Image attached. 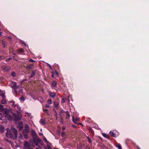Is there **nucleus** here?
<instances>
[{"label":"nucleus","mask_w":149,"mask_h":149,"mask_svg":"<svg viewBox=\"0 0 149 149\" xmlns=\"http://www.w3.org/2000/svg\"><path fill=\"white\" fill-rule=\"evenodd\" d=\"M17 130L14 128H12L11 131H7L6 133V136L11 139H16L17 138Z\"/></svg>","instance_id":"f257e3e1"},{"label":"nucleus","mask_w":149,"mask_h":149,"mask_svg":"<svg viewBox=\"0 0 149 149\" xmlns=\"http://www.w3.org/2000/svg\"><path fill=\"white\" fill-rule=\"evenodd\" d=\"M13 115L15 121H18L21 120L22 114L20 112L17 111L16 113H13Z\"/></svg>","instance_id":"f03ea898"},{"label":"nucleus","mask_w":149,"mask_h":149,"mask_svg":"<svg viewBox=\"0 0 149 149\" xmlns=\"http://www.w3.org/2000/svg\"><path fill=\"white\" fill-rule=\"evenodd\" d=\"M33 140L34 143L37 146H38L39 144L40 143L41 141V140L38 138V136H37L33 137Z\"/></svg>","instance_id":"7ed1b4c3"},{"label":"nucleus","mask_w":149,"mask_h":149,"mask_svg":"<svg viewBox=\"0 0 149 149\" xmlns=\"http://www.w3.org/2000/svg\"><path fill=\"white\" fill-rule=\"evenodd\" d=\"M1 70L4 72H8L10 69V67L8 66L3 65L1 66Z\"/></svg>","instance_id":"20e7f679"},{"label":"nucleus","mask_w":149,"mask_h":149,"mask_svg":"<svg viewBox=\"0 0 149 149\" xmlns=\"http://www.w3.org/2000/svg\"><path fill=\"white\" fill-rule=\"evenodd\" d=\"M16 82L12 81L11 83V87L14 89V91H16L17 89L18 88L19 86H17L16 84Z\"/></svg>","instance_id":"39448f33"},{"label":"nucleus","mask_w":149,"mask_h":149,"mask_svg":"<svg viewBox=\"0 0 149 149\" xmlns=\"http://www.w3.org/2000/svg\"><path fill=\"white\" fill-rule=\"evenodd\" d=\"M17 53L18 54H24V50L22 48L19 49H17Z\"/></svg>","instance_id":"423d86ee"},{"label":"nucleus","mask_w":149,"mask_h":149,"mask_svg":"<svg viewBox=\"0 0 149 149\" xmlns=\"http://www.w3.org/2000/svg\"><path fill=\"white\" fill-rule=\"evenodd\" d=\"M31 134L32 138L37 136L38 135L36 134V132L33 130L32 129L31 132Z\"/></svg>","instance_id":"0eeeda50"},{"label":"nucleus","mask_w":149,"mask_h":149,"mask_svg":"<svg viewBox=\"0 0 149 149\" xmlns=\"http://www.w3.org/2000/svg\"><path fill=\"white\" fill-rule=\"evenodd\" d=\"M49 96L52 98H54L56 96V94L54 92H52L51 91L48 92Z\"/></svg>","instance_id":"6e6552de"},{"label":"nucleus","mask_w":149,"mask_h":149,"mask_svg":"<svg viewBox=\"0 0 149 149\" xmlns=\"http://www.w3.org/2000/svg\"><path fill=\"white\" fill-rule=\"evenodd\" d=\"M80 118L79 117H77L75 119H74L73 117H72V121L75 124H77L78 123L77 122L79 121Z\"/></svg>","instance_id":"1a4fd4ad"},{"label":"nucleus","mask_w":149,"mask_h":149,"mask_svg":"<svg viewBox=\"0 0 149 149\" xmlns=\"http://www.w3.org/2000/svg\"><path fill=\"white\" fill-rule=\"evenodd\" d=\"M51 87L53 88H54L57 87V82L55 81H53L52 82L51 85Z\"/></svg>","instance_id":"9d476101"},{"label":"nucleus","mask_w":149,"mask_h":149,"mask_svg":"<svg viewBox=\"0 0 149 149\" xmlns=\"http://www.w3.org/2000/svg\"><path fill=\"white\" fill-rule=\"evenodd\" d=\"M33 64H32L29 65H27L26 66V68L28 70H29L32 69L33 67Z\"/></svg>","instance_id":"9b49d317"},{"label":"nucleus","mask_w":149,"mask_h":149,"mask_svg":"<svg viewBox=\"0 0 149 149\" xmlns=\"http://www.w3.org/2000/svg\"><path fill=\"white\" fill-rule=\"evenodd\" d=\"M65 114L67 116L65 118L66 119L68 120L70 117V115L69 112L68 111H66L64 112Z\"/></svg>","instance_id":"f8f14e48"},{"label":"nucleus","mask_w":149,"mask_h":149,"mask_svg":"<svg viewBox=\"0 0 149 149\" xmlns=\"http://www.w3.org/2000/svg\"><path fill=\"white\" fill-rule=\"evenodd\" d=\"M5 117L7 118L8 120L11 121L13 120L12 116L10 114L7 116H5Z\"/></svg>","instance_id":"ddd939ff"},{"label":"nucleus","mask_w":149,"mask_h":149,"mask_svg":"<svg viewBox=\"0 0 149 149\" xmlns=\"http://www.w3.org/2000/svg\"><path fill=\"white\" fill-rule=\"evenodd\" d=\"M18 88L17 89L16 91H15L16 93H23V90L22 88H19L18 89Z\"/></svg>","instance_id":"4468645a"},{"label":"nucleus","mask_w":149,"mask_h":149,"mask_svg":"<svg viewBox=\"0 0 149 149\" xmlns=\"http://www.w3.org/2000/svg\"><path fill=\"white\" fill-rule=\"evenodd\" d=\"M30 130L29 129H24L22 131V133H26V134L29 133L30 132Z\"/></svg>","instance_id":"2eb2a0df"},{"label":"nucleus","mask_w":149,"mask_h":149,"mask_svg":"<svg viewBox=\"0 0 149 149\" xmlns=\"http://www.w3.org/2000/svg\"><path fill=\"white\" fill-rule=\"evenodd\" d=\"M4 128L3 126H0V134L4 132Z\"/></svg>","instance_id":"dca6fc26"},{"label":"nucleus","mask_w":149,"mask_h":149,"mask_svg":"<svg viewBox=\"0 0 149 149\" xmlns=\"http://www.w3.org/2000/svg\"><path fill=\"white\" fill-rule=\"evenodd\" d=\"M36 74L35 70H33L31 72V75L29 76V78H31L33 77Z\"/></svg>","instance_id":"f3484780"},{"label":"nucleus","mask_w":149,"mask_h":149,"mask_svg":"<svg viewBox=\"0 0 149 149\" xmlns=\"http://www.w3.org/2000/svg\"><path fill=\"white\" fill-rule=\"evenodd\" d=\"M116 147H117L118 149H122L121 145L119 143H117L115 145Z\"/></svg>","instance_id":"a211bd4d"},{"label":"nucleus","mask_w":149,"mask_h":149,"mask_svg":"<svg viewBox=\"0 0 149 149\" xmlns=\"http://www.w3.org/2000/svg\"><path fill=\"white\" fill-rule=\"evenodd\" d=\"M40 121L41 124L42 125H44L46 124L45 120L44 119H40Z\"/></svg>","instance_id":"6ab92c4d"},{"label":"nucleus","mask_w":149,"mask_h":149,"mask_svg":"<svg viewBox=\"0 0 149 149\" xmlns=\"http://www.w3.org/2000/svg\"><path fill=\"white\" fill-rule=\"evenodd\" d=\"M58 104H59L58 102H54L53 106L56 108V109H58Z\"/></svg>","instance_id":"aec40b11"},{"label":"nucleus","mask_w":149,"mask_h":149,"mask_svg":"<svg viewBox=\"0 0 149 149\" xmlns=\"http://www.w3.org/2000/svg\"><path fill=\"white\" fill-rule=\"evenodd\" d=\"M2 44L3 46V47L5 48L7 46V43L4 41H2Z\"/></svg>","instance_id":"412c9836"},{"label":"nucleus","mask_w":149,"mask_h":149,"mask_svg":"<svg viewBox=\"0 0 149 149\" xmlns=\"http://www.w3.org/2000/svg\"><path fill=\"white\" fill-rule=\"evenodd\" d=\"M109 134L110 135L112 136V137H115L116 136V134H115V133L113 132H112V131H110V133H109Z\"/></svg>","instance_id":"4be33fe9"},{"label":"nucleus","mask_w":149,"mask_h":149,"mask_svg":"<svg viewBox=\"0 0 149 149\" xmlns=\"http://www.w3.org/2000/svg\"><path fill=\"white\" fill-rule=\"evenodd\" d=\"M5 116H7L8 115H9V111L8 109H6L4 111Z\"/></svg>","instance_id":"5701e85b"},{"label":"nucleus","mask_w":149,"mask_h":149,"mask_svg":"<svg viewBox=\"0 0 149 149\" xmlns=\"http://www.w3.org/2000/svg\"><path fill=\"white\" fill-rule=\"evenodd\" d=\"M1 102L3 104H5L6 103V101L5 100V98H2L1 101Z\"/></svg>","instance_id":"b1692460"},{"label":"nucleus","mask_w":149,"mask_h":149,"mask_svg":"<svg viewBox=\"0 0 149 149\" xmlns=\"http://www.w3.org/2000/svg\"><path fill=\"white\" fill-rule=\"evenodd\" d=\"M24 146L25 147H30V146L29 145V143L28 142H27V141H26L24 145Z\"/></svg>","instance_id":"393cba45"},{"label":"nucleus","mask_w":149,"mask_h":149,"mask_svg":"<svg viewBox=\"0 0 149 149\" xmlns=\"http://www.w3.org/2000/svg\"><path fill=\"white\" fill-rule=\"evenodd\" d=\"M46 143L47 144L48 148L49 149H51V147L50 146L51 145V143L48 141Z\"/></svg>","instance_id":"a878e982"},{"label":"nucleus","mask_w":149,"mask_h":149,"mask_svg":"<svg viewBox=\"0 0 149 149\" xmlns=\"http://www.w3.org/2000/svg\"><path fill=\"white\" fill-rule=\"evenodd\" d=\"M102 136L105 138H106L109 139V136L107 134H106L104 133H103L102 134Z\"/></svg>","instance_id":"bb28decb"},{"label":"nucleus","mask_w":149,"mask_h":149,"mask_svg":"<svg viewBox=\"0 0 149 149\" xmlns=\"http://www.w3.org/2000/svg\"><path fill=\"white\" fill-rule=\"evenodd\" d=\"M23 134L25 139H27L28 138V134H27L24 132V133H23Z\"/></svg>","instance_id":"cd10ccee"},{"label":"nucleus","mask_w":149,"mask_h":149,"mask_svg":"<svg viewBox=\"0 0 149 149\" xmlns=\"http://www.w3.org/2000/svg\"><path fill=\"white\" fill-rule=\"evenodd\" d=\"M11 75L13 77H15L16 76V74L14 72H12L11 73Z\"/></svg>","instance_id":"c85d7f7f"},{"label":"nucleus","mask_w":149,"mask_h":149,"mask_svg":"<svg viewBox=\"0 0 149 149\" xmlns=\"http://www.w3.org/2000/svg\"><path fill=\"white\" fill-rule=\"evenodd\" d=\"M52 103V100L51 99H49L47 100V103L48 104H51Z\"/></svg>","instance_id":"c756f323"},{"label":"nucleus","mask_w":149,"mask_h":149,"mask_svg":"<svg viewBox=\"0 0 149 149\" xmlns=\"http://www.w3.org/2000/svg\"><path fill=\"white\" fill-rule=\"evenodd\" d=\"M45 107H42L43 111L44 112H45V113H47V111L48 110L47 109L45 108Z\"/></svg>","instance_id":"7c9ffc66"},{"label":"nucleus","mask_w":149,"mask_h":149,"mask_svg":"<svg viewBox=\"0 0 149 149\" xmlns=\"http://www.w3.org/2000/svg\"><path fill=\"white\" fill-rule=\"evenodd\" d=\"M19 100L21 101L24 102L25 100V98L23 96H22L21 97H20L19 99Z\"/></svg>","instance_id":"2f4dec72"},{"label":"nucleus","mask_w":149,"mask_h":149,"mask_svg":"<svg viewBox=\"0 0 149 149\" xmlns=\"http://www.w3.org/2000/svg\"><path fill=\"white\" fill-rule=\"evenodd\" d=\"M66 99V98H62V100L61 102L62 103H63L65 102V101Z\"/></svg>","instance_id":"473e14b6"},{"label":"nucleus","mask_w":149,"mask_h":149,"mask_svg":"<svg viewBox=\"0 0 149 149\" xmlns=\"http://www.w3.org/2000/svg\"><path fill=\"white\" fill-rule=\"evenodd\" d=\"M86 138L88 140V142L90 143H92V141L88 137H87Z\"/></svg>","instance_id":"72a5a7b5"},{"label":"nucleus","mask_w":149,"mask_h":149,"mask_svg":"<svg viewBox=\"0 0 149 149\" xmlns=\"http://www.w3.org/2000/svg\"><path fill=\"white\" fill-rule=\"evenodd\" d=\"M29 129V125L28 124H26L24 126V129Z\"/></svg>","instance_id":"f704fd0d"},{"label":"nucleus","mask_w":149,"mask_h":149,"mask_svg":"<svg viewBox=\"0 0 149 149\" xmlns=\"http://www.w3.org/2000/svg\"><path fill=\"white\" fill-rule=\"evenodd\" d=\"M2 97V98H5L6 96L4 94H2L0 95Z\"/></svg>","instance_id":"c9c22d12"},{"label":"nucleus","mask_w":149,"mask_h":149,"mask_svg":"<svg viewBox=\"0 0 149 149\" xmlns=\"http://www.w3.org/2000/svg\"><path fill=\"white\" fill-rule=\"evenodd\" d=\"M10 103H12V106L13 107H15L16 105L15 104V102L14 101H12L10 102Z\"/></svg>","instance_id":"e433bc0d"},{"label":"nucleus","mask_w":149,"mask_h":149,"mask_svg":"<svg viewBox=\"0 0 149 149\" xmlns=\"http://www.w3.org/2000/svg\"><path fill=\"white\" fill-rule=\"evenodd\" d=\"M65 134V132H61V136L62 137H63L64 135Z\"/></svg>","instance_id":"4c0bfd02"},{"label":"nucleus","mask_w":149,"mask_h":149,"mask_svg":"<svg viewBox=\"0 0 149 149\" xmlns=\"http://www.w3.org/2000/svg\"><path fill=\"white\" fill-rule=\"evenodd\" d=\"M43 139L45 141V142L46 143H47V142H48V141H47V139L45 137V136H44L43 137Z\"/></svg>","instance_id":"58836bf2"},{"label":"nucleus","mask_w":149,"mask_h":149,"mask_svg":"<svg viewBox=\"0 0 149 149\" xmlns=\"http://www.w3.org/2000/svg\"><path fill=\"white\" fill-rule=\"evenodd\" d=\"M26 81V79H24L22 80L21 81V84H22L23 83L24 81Z\"/></svg>","instance_id":"ea45409f"},{"label":"nucleus","mask_w":149,"mask_h":149,"mask_svg":"<svg viewBox=\"0 0 149 149\" xmlns=\"http://www.w3.org/2000/svg\"><path fill=\"white\" fill-rule=\"evenodd\" d=\"M29 61L30 62H34L35 61L34 60H33L31 58L29 60Z\"/></svg>","instance_id":"a19ab883"},{"label":"nucleus","mask_w":149,"mask_h":149,"mask_svg":"<svg viewBox=\"0 0 149 149\" xmlns=\"http://www.w3.org/2000/svg\"><path fill=\"white\" fill-rule=\"evenodd\" d=\"M19 126H21L22 125H23V123L22 122V121L20 123H19Z\"/></svg>","instance_id":"79ce46f5"},{"label":"nucleus","mask_w":149,"mask_h":149,"mask_svg":"<svg viewBox=\"0 0 149 149\" xmlns=\"http://www.w3.org/2000/svg\"><path fill=\"white\" fill-rule=\"evenodd\" d=\"M23 128V125H22L21 126H19V129L20 130H22Z\"/></svg>","instance_id":"37998d69"},{"label":"nucleus","mask_w":149,"mask_h":149,"mask_svg":"<svg viewBox=\"0 0 149 149\" xmlns=\"http://www.w3.org/2000/svg\"><path fill=\"white\" fill-rule=\"evenodd\" d=\"M50 106L49 105V104H46L45 105V107H49Z\"/></svg>","instance_id":"c03bdc74"},{"label":"nucleus","mask_w":149,"mask_h":149,"mask_svg":"<svg viewBox=\"0 0 149 149\" xmlns=\"http://www.w3.org/2000/svg\"><path fill=\"white\" fill-rule=\"evenodd\" d=\"M55 65L57 69H59V67L58 65V64H56Z\"/></svg>","instance_id":"a18cd8bd"},{"label":"nucleus","mask_w":149,"mask_h":149,"mask_svg":"<svg viewBox=\"0 0 149 149\" xmlns=\"http://www.w3.org/2000/svg\"><path fill=\"white\" fill-rule=\"evenodd\" d=\"M56 74L57 75H58V72L56 71H54V74Z\"/></svg>","instance_id":"49530a36"},{"label":"nucleus","mask_w":149,"mask_h":149,"mask_svg":"<svg viewBox=\"0 0 149 149\" xmlns=\"http://www.w3.org/2000/svg\"><path fill=\"white\" fill-rule=\"evenodd\" d=\"M15 106H17V108L19 110H20L21 107H20L18 106H17V105H16Z\"/></svg>","instance_id":"de8ad7c7"},{"label":"nucleus","mask_w":149,"mask_h":149,"mask_svg":"<svg viewBox=\"0 0 149 149\" xmlns=\"http://www.w3.org/2000/svg\"><path fill=\"white\" fill-rule=\"evenodd\" d=\"M72 127L73 128H76V126L74 125H73Z\"/></svg>","instance_id":"09e8293b"},{"label":"nucleus","mask_w":149,"mask_h":149,"mask_svg":"<svg viewBox=\"0 0 149 149\" xmlns=\"http://www.w3.org/2000/svg\"><path fill=\"white\" fill-rule=\"evenodd\" d=\"M39 135L40 136H42L43 135V134L42 133L40 132L39 134Z\"/></svg>","instance_id":"8fccbe9b"},{"label":"nucleus","mask_w":149,"mask_h":149,"mask_svg":"<svg viewBox=\"0 0 149 149\" xmlns=\"http://www.w3.org/2000/svg\"><path fill=\"white\" fill-rule=\"evenodd\" d=\"M65 128L64 127H63L62 128V130H63V131H64L65 130Z\"/></svg>","instance_id":"3c124183"},{"label":"nucleus","mask_w":149,"mask_h":149,"mask_svg":"<svg viewBox=\"0 0 149 149\" xmlns=\"http://www.w3.org/2000/svg\"><path fill=\"white\" fill-rule=\"evenodd\" d=\"M3 105H0V107L1 108H3Z\"/></svg>","instance_id":"603ef678"},{"label":"nucleus","mask_w":149,"mask_h":149,"mask_svg":"<svg viewBox=\"0 0 149 149\" xmlns=\"http://www.w3.org/2000/svg\"><path fill=\"white\" fill-rule=\"evenodd\" d=\"M51 73L52 75H54V72H52Z\"/></svg>","instance_id":"864d4df0"},{"label":"nucleus","mask_w":149,"mask_h":149,"mask_svg":"<svg viewBox=\"0 0 149 149\" xmlns=\"http://www.w3.org/2000/svg\"><path fill=\"white\" fill-rule=\"evenodd\" d=\"M68 102H70V100H69V97H68Z\"/></svg>","instance_id":"5fc2aeb1"},{"label":"nucleus","mask_w":149,"mask_h":149,"mask_svg":"<svg viewBox=\"0 0 149 149\" xmlns=\"http://www.w3.org/2000/svg\"><path fill=\"white\" fill-rule=\"evenodd\" d=\"M52 78H54V75H52Z\"/></svg>","instance_id":"6e6d98bb"},{"label":"nucleus","mask_w":149,"mask_h":149,"mask_svg":"<svg viewBox=\"0 0 149 149\" xmlns=\"http://www.w3.org/2000/svg\"><path fill=\"white\" fill-rule=\"evenodd\" d=\"M28 149H33L32 148H29Z\"/></svg>","instance_id":"4d7b16f0"},{"label":"nucleus","mask_w":149,"mask_h":149,"mask_svg":"<svg viewBox=\"0 0 149 149\" xmlns=\"http://www.w3.org/2000/svg\"><path fill=\"white\" fill-rule=\"evenodd\" d=\"M138 149H140V148L139 146L138 147Z\"/></svg>","instance_id":"13d9d810"},{"label":"nucleus","mask_w":149,"mask_h":149,"mask_svg":"<svg viewBox=\"0 0 149 149\" xmlns=\"http://www.w3.org/2000/svg\"><path fill=\"white\" fill-rule=\"evenodd\" d=\"M54 149H58V148H54Z\"/></svg>","instance_id":"bf43d9fd"},{"label":"nucleus","mask_w":149,"mask_h":149,"mask_svg":"<svg viewBox=\"0 0 149 149\" xmlns=\"http://www.w3.org/2000/svg\"><path fill=\"white\" fill-rule=\"evenodd\" d=\"M0 149H3L1 148H0Z\"/></svg>","instance_id":"052dcab7"},{"label":"nucleus","mask_w":149,"mask_h":149,"mask_svg":"<svg viewBox=\"0 0 149 149\" xmlns=\"http://www.w3.org/2000/svg\"><path fill=\"white\" fill-rule=\"evenodd\" d=\"M80 124L81 125H82V123H80Z\"/></svg>","instance_id":"680f3d73"},{"label":"nucleus","mask_w":149,"mask_h":149,"mask_svg":"<svg viewBox=\"0 0 149 149\" xmlns=\"http://www.w3.org/2000/svg\"><path fill=\"white\" fill-rule=\"evenodd\" d=\"M50 69H51V66H50Z\"/></svg>","instance_id":"e2e57ef3"},{"label":"nucleus","mask_w":149,"mask_h":149,"mask_svg":"<svg viewBox=\"0 0 149 149\" xmlns=\"http://www.w3.org/2000/svg\"><path fill=\"white\" fill-rule=\"evenodd\" d=\"M14 54V55H16V54Z\"/></svg>","instance_id":"0e129e2a"}]
</instances>
